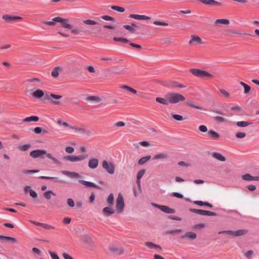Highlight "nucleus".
<instances>
[{"instance_id":"0eeeda50","label":"nucleus","mask_w":259,"mask_h":259,"mask_svg":"<svg viewBox=\"0 0 259 259\" xmlns=\"http://www.w3.org/2000/svg\"><path fill=\"white\" fill-rule=\"evenodd\" d=\"M54 21L61 23V26L65 28L71 29L72 26L68 23V20L67 19L62 18L60 17H56L54 18Z\"/></svg>"},{"instance_id":"f03ea898","label":"nucleus","mask_w":259,"mask_h":259,"mask_svg":"<svg viewBox=\"0 0 259 259\" xmlns=\"http://www.w3.org/2000/svg\"><path fill=\"white\" fill-rule=\"evenodd\" d=\"M169 103L176 104L185 100V97L178 93H170L168 94Z\"/></svg>"},{"instance_id":"8fccbe9b","label":"nucleus","mask_w":259,"mask_h":259,"mask_svg":"<svg viewBox=\"0 0 259 259\" xmlns=\"http://www.w3.org/2000/svg\"><path fill=\"white\" fill-rule=\"evenodd\" d=\"M145 173V169H141V170H139L137 175V179L141 180V179L143 177V176H144Z\"/></svg>"},{"instance_id":"a19ab883","label":"nucleus","mask_w":259,"mask_h":259,"mask_svg":"<svg viewBox=\"0 0 259 259\" xmlns=\"http://www.w3.org/2000/svg\"><path fill=\"white\" fill-rule=\"evenodd\" d=\"M111 8L113 10L117 11L121 13L124 12L125 11L124 8L117 6H113L111 7Z\"/></svg>"},{"instance_id":"dca6fc26","label":"nucleus","mask_w":259,"mask_h":259,"mask_svg":"<svg viewBox=\"0 0 259 259\" xmlns=\"http://www.w3.org/2000/svg\"><path fill=\"white\" fill-rule=\"evenodd\" d=\"M159 209L166 213H174L176 212L174 209L171 208L166 205L160 206Z\"/></svg>"},{"instance_id":"f257e3e1","label":"nucleus","mask_w":259,"mask_h":259,"mask_svg":"<svg viewBox=\"0 0 259 259\" xmlns=\"http://www.w3.org/2000/svg\"><path fill=\"white\" fill-rule=\"evenodd\" d=\"M44 155H46L47 157L52 159L55 163H56L57 164H60V162L59 160H58L55 157H53L52 156L51 154L47 153V151L45 150L36 149V150L32 151L30 153V156L33 158H36L38 157L44 158L43 156Z\"/></svg>"},{"instance_id":"4c0bfd02","label":"nucleus","mask_w":259,"mask_h":259,"mask_svg":"<svg viewBox=\"0 0 259 259\" xmlns=\"http://www.w3.org/2000/svg\"><path fill=\"white\" fill-rule=\"evenodd\" d=\"M247 230L244 229L238 230L235 231V236L243 235L247 233Z\"/></svg>"},{"instance_id":"6e6d98bb","label":"nucleus","mask_w":259,"mask_h":259,"mask_svg":"<svg viewBox=\"0 0 259 259\" xmlns=\"http://www.w3.org/2000/svg\"><path fill=\"white\" fill-rule=\"evenodd\" d=\"M172 84L173 86L176 87H178L179 88H186L185 85H184L183 84H181L178 82H176V81L172 82Z\"/></svg>"},{"instance_id":"09e8293b","label":"nucleus","mask_w":259,"mask_h":259,"mask_svg":"<svg viewBox=\"0 0 259 259\" xmlns=\"http://www.w3.org/2000/svg\"><path fill=\"white\" fill-rule=\"evenodd\" d=\"M83 23L87 25H96L97 24L96 21L89 19L85 20L83 21Z\"/></svg>"},{"instance_id":"e2e57ef3","label":"nucleus","mask_w":259,"mask_h":259,"mask_svg":"<svg viewBox=\"0 0 259 259\" xmlns=\"http://www.w3.org/2000/svg\"><path fill=\"white\" fill-rule=\"evenodd\" d=\"M199 130L202 133H205L207 131V128L205 125H201L199 126Z\"/></svg>"},{"instance_id":"69168bd1","label":"nucleus","mask_w":259,"mask_h":259,"mask_svg":"<svg viewBox=\"0 0 259 259\" xmlns=\"http://www.w3.org/2000/svg\"><path fill=\"white\" fill-rule=\"evenodd\" d=\"M74 148L72 147H67L65 148V151L68 153H72L74 152Z\"/></svg>"},{"instance_id":"cd10ccee","label":"nucleus","mask_w":259,"mask_h":259,"mask_svg":"<svg viewBox=\"0 0 259 259\" xmlns=\"http://www.w3.org/2000/svg\"><path fill=\"white\" fill-rule=\"evenodd\" d=\"M208 135H209L212 139L216 140L220 138V135L213 130H209L208 132Z\"/></svg>"},{"instance_id":"680f3d73","label":"nucleus","mask_w":259,"mask_h":259,"mask_svg":"<svg viewBox=\"0 0 259 259\" xmlns=\"http://www.w3.org/2000/svg\"><path fill=\"white\" fill-rule=\"evenodd\" d=\"M29 193L30 195L33 198H36L37 196L36 192L32 189H29Z\"/></svg>"},{"instance_id":"b1692460","label":"nucleus","mask_w":259,"mask_h":259,"mask_svg":"<svg viewBox=\"0 0 259 259\" xmlns=\"http://www.w3.org/2000/svg\"><path fill=\"white\" fill-rule=\"evenodd\" d=\"M190 71L194 76L201 78L203 70L199 69H191Z\"/></svg>"},{"instance_id":"bb28decb","label":"nucleus","mask_w":259,"mask_h":259,"mask_svg":"<svg viewBox=\"0 0 259 259\" xmlns=\"http://www.w3.org/2000/svg\"><path fill=\"white\" fill-rule=\"evenodd\" d=\"M212 155L214 158L221 161H225L226 160L225 157L219 153L213 152L212 153Z\"/></svg>"},{"instance_id":"c756f323","label":"nucleus","mask_w":259,"mask_h":259,"mask_svg":"<svg viewBox=\"0 0 259 259\" xmlns=\"http://www.w3.org/2000/svg\"><path fill=\"white\" fill-rule=\"evenodd\" d=\"M240 84L244 88V94H248L250 91V87L243 81H240Z\"/></svg>"},{"instance_id":"13d9d810","label":"nucleus","mask_w":259,"mask_h":259,"mask_svg":"<svg viewBox=\"0 0 259 259\" xmlns=\"http://www.w3.org/2000/svg\"><path fill=\"white\" fill-rule=\"evenodd\" d=\"M41 227L42 228H44L45 229H55V227L50 225H48L47 224H45V223L42 224Z\"/></svg>"},{"instance_id":"49530a36","label":"nucleus","mask_w":259,"mask_h":259,"mask_svg":"<svg viewBox=\"0 0 259 259\" xmlns=\"http://www.w3.org/2000/svg\"><path fill=\"white\" fill-rule=\"evenodd\" d=\"M31 145L30 144H25L19 147V149L21 151H27L29 148H30Z\"/></svg>"},{"instance_id":"72a5a7b5","label":"nucleus","mask_w":259,"mask_h":259,"mask_svg":"<svg viewBox=\"0 0 259 259\" xmlns=\"http://www.w3.org/2000/svg\"><path fill=\"white\" fill-rule=\"evenodd\" d=\"M230 23V21L228 19H217L215 21V24L218 25L219 24H222L225 25H228Z\"/></svg>"},{"instance_id":"412c9836","label":"nucleus","mask_w":259,"mask_h":259,"mask_svg":"<svg viewBox=\"0 0 259 259\" xmlns=\"http://www.w3.org/2000/svg\"><path fill=\"white\" fill-rule=\"evenodd\" d=\"M109 250L116 254H120L123 253V250L121 247H116L114 246H111L109 247Z\"/></svg>"},{"instance_id":"aec40b11","label":"nucleus","mask_w":259,"mask_h":259,"mask_svg":"<svg viewBox=\"0 0 259 259\" xmlns=\"http://www.w3.org/2000/svg\"><path fill=\"white\" fill-rule=\"evenodd\" d=\"M62 173L66 176L70 177L71 178H78L80 177L79 175L75 172L63 170L62 171Z\"/></svg>"},{"instance_id":"774afa93","label":"nucleus","mask_w":259,"mask_h":259,"mask_svg":"<svg viewBox=\"0 0 259 259\" xmlns=\"http://www.w3.org/2000/svg\"><path fill=\"white\" fill-rule=\"evenodd\" d=\"M62 256L64 259H74L72 256L65 252L62 253Z\"/></svg>"},{"instance_id":"79ce46f5","label":"nucleus","mask_w":259,"mask_h":259,"mask_svg":"<svg viewBox=\"0 0 259 259\" xmlns=\"http://www.w3.org/2000/svg\"><path fill=\"white\" fill-rule=\"evenodd\" d=\"M107 203L110 205H112L114 202V196L112 193H110L108 197L107 200Z\"/></svg>"},{"instance_id":"2f4dec72","label":"nucleus","mask_w":259,"mask_h":259,"mask_svg":"<svg viewBox=\"0 0 259 259\" xmlns=\"http://www.w3.org/2000/svg\"><path fill=\"white\" fill-rule=\"evenodd\" d=\"M39 120V118L37 116H31L27 117L23 119L24 122H30V121H37Z\"/></svg>"},{"instance_id":"6e6552de","label":"nucleus","mask_w":259,"mask_h":259,"mask_svg":"<svg viewBox=\"0 0 259 259\" xmlns=\"http://www.w3.org/2000/svg\"><path fill=\"white\" fill-rule=\"evenodd\" d=\"M198 2H201L204 5L209 6H222V3L221 2H217L214 0H197Z\"/></svg>"},{"instance_id":"ddd939ff","label":"nucleus","mask_w":259,"mask_h":259,"mask_svg":"<svg viewBox=\"0 0 259 259\" xmlns=\"http://www.w3.org/2000/svg\"><path fill=\"white\" fill-rule=\"evenodd\" d=\"M70 128L75 130L77 132H79L82 134H86L88 135L90 134V132L84 127H78L75 126H70Z\"/></svg>"},{"instance_id":"9b49d317","label":"nucleus","mask_w":259,"mask_h":259,"mask_svg":"<svg viewBox=\"0 0 259 259\" xmlns=\"http://www.w3.org/2000/svg\"><path fill=\"white\" fill-rule=\"evenodd\" d=\"M98 164L99 160L97 158H93L89 160L88 166L91 169H95L97 167Z\"/></svg>"},{"instance_id":"423d86ee","label":"nucleus","mask_w":259,"mask_h":259,"mask_svg":"<svg viewBox=\"0 0 259 259\" xmlns=\"http://www.w3.org/2000/svg\"><path fill=\"white\" fill-rule=\"evenodd\" d=\"M62 98V96L56 95L54 94H49L48 93H47L45 94V99L48 100L50 101L52 103L55 104V105H59L60 104V101H54L52 99V98L58 100Z\"/></svg>"},{"instance_id":"7c9ffc66","label":"nucleus","mask_w":259,"mask_h":259,"mask_svg":"<svg viewBox=\"0 0 259 259\" xmlns=\"http://www.w3.org/2000/svg\"><path fill=\"white\" fill-rule=\"evenodd\" d=\"M44 197L47 200H50L51 198V195L56 196V194L52 190H48L43 194Z\"/></svg>"},{"instance_id":"a878e982","label":"nucleus","mask_w":259,"mask_h":259,"mask_svg":"<svg viewBox=\"0 0 259 259\" xmlns=\"http://www.w3.org/2000/svg\"><path fill=\"white\" fill-rule=\"evenodd\" d=\"M196 234L193 232H188L185 235L182 236V238H189L192 239H194L196 238Z\"/></svg>"},{"instance_id":"4d7b16f0","label":"nucleus","mask_w":259,"mask_h":259,"mask_svg":"<svg viewBox=\"0 0 259 259\" xmlns=\"http://www.w3.org/2000/svg\"><path fill=\"white\" fill-rule=\"evenodd\" d=\"M153 24L156 25H161V26H167L168 23L162 21H155L153 22Z\"/></svg>"},{"instance_id":"e433bc0d","label":"nucleus","mask_w":259,"mask_h":259,"mask_svg":"<svg viewBox=\"0 0 259 259\" xmlns=\"http://www.w3.org/2000/svg\"><path fill=\"white\" fill-rule=\"evenodd\" d=\"M113 39L115 41L121 42L124 44L128 43L129 41V40L127 38L123 37H113Z\"/></svg>"},{"instance_id":"393cba45","label":"nucleus","mask_w":259,"mask_h":259,"mask_svg":"<svg viewBox=\"0 0 259 259\" xmlns=\"http://www.w3.org/2000/svg\"><path fill=\"white\" fill-rule=\"evenodd\" d=\"M186 105L196 109L203 110V108L199 105H196L192 101H189L186 103Z\"/></svg>"},{"instance_id":"4468645a","label":"nucleus","mask_w":259,"mask_h":259,"mask_svg":"<svg viewBox=\"0 0 259 259\" xmlns=\"http://www.w3.org/2000/svg\"><path fill=\"white\" fill-rule=\"evenodd\" d=\"M78 182L80 184L84 185L87 187H93V188H99V186L98 185H96L95 183L91 182L80 180L78 181Z\"/></svg>"},{"instance_id":"1a4fd4ad","label":"nucleus","mask_w":259,"mask_h":259,"mask_svg":"<svg viewBox=\"0 0 259 259\" xmlns=\"http://www.w3.org/2000/svg\"><path fill=\"white\" fill-rule=\"evenodd\" d=\"M3 19L6 22H13L17 20H22V18L19 16L5 15L3 16Z\"/></svg>"},{"instance_id":"f3484780","label":"nucleus","mask_w":259,"mask_h":259,"mask_svg":"<svg viewBox=\"0 0 259 259\" xmlns=\"http://www.w3.org/2000/svg\"><path fill=\"white\" fill-rule=\"evenodd\" d=\"M32 95L33 97L36 99H40L44 96L45 97V94L44 91L39 89L37 90L35 92H34L32 94Z\"/></svg>"},{"instance_id":"5701e85b","label":"nucleus","mask_w":259,"mask_h":259,"mask_svg":"<svg viewBox=\"0 0 259 259\" xmlns=\"http://www.w3.org/2000/svg\"><path fill=\"white\" fill-rule=\"evenodd\" d=\"M0 240L4 241H11L13 243H16L17 241L15 238L3 235H0Z\"/></svg>"},{"instance_id":"473e14b6","label":"nucleus","mask_w":259,"mask_h":259,"mask_svg":"<svg viewBox=\"0 0 259 259\" xmlns=\"http://www.w3.org/2000/svg\"><path fill=\"white\" fill-rule=\"evenodd\" d=\"M252 123L250 122H248V121H238L236 123V125L239 126V127H246L247 126H248L249 125H250Z\"/></svg>"},{"instance_id":"9d476101","label":"nucleus","mask_w":259,"mask_h":259,"mask_svg":"<svg viewBox=\"0 0 259 259\" xmlns=\"http://www.w3.org/2000/svg\"><path fill=\"white\" fill-rule=\"evenodd\" d=\"M128 17L138 20H148L150 19V17L148 16L139 14H130Z\"/></svg>"},{"instance_id":"f8f14e48","label":"nucleus","mask_w":259,"mask_h":259,"mask_svg":"<svg viewBox=\"0 0 259 259\" xmlns=\"http://www.w3.org/2000/svg\"><path fill=\"white\" fill-rule=\"evenodd\" d=\"M115 210L111 206L105 207L103 209L102 212L105 216H110L114 213Z\"/></svg>"},{"instance_id":"20e7f679","label":"nucleus","mask_w":259,"mask_h":259,"mask_svg":"<svg viewBox=\"0 0 259 259\" xmlns=\"http://www.w3.org/2000/svg\"><path fill=\"white\" fill-rule=\"evenodd\" d=\"M102 167L108 174L112 175L114 173L115 165L113 162L104 160L102 162Z\"/></svg>"},{"instance_id":"603ef678","label":"nucleus","mask_w":259,"mask_h":259,"mask_svg":"<svg viewBox=\"0 0 259 259\" xmlns=\"http://www.w3.org/2000/svg\"><path fill=\"white\" fill-rule=\"evenodd\" d=\"M67 204L71 207H73L75 205L74 201L72 198H68L67 199Z\"/></svg>"},{"instance_id":"c03bdc74","label":"nucleus","mask_w":259,"mask_h":259,"mask_svg":"<svg viewBox=\"0 0 259 259\" xmlns=\"http://www.w3.org/2000/svg\"><path fill=\"white\" fill-rule=\"evenodd\" d=\"M242 178L245 181H253V176L249 174L243 175Z\"/></svg>"},{"instance_id":"0e129e2a","label":"nucleus","mask_w":259,"mask_h":259,"mask_svg":"<svg viewBox=\"0 0 259 259\" xmlns=\"http://www.w3.org/2000/svg\"><path fill=\"white\" fill-rule=\"evenodd\" d=\"M92 241V238L88 236H85L84 238L83 239V242L85 243H90Z\"/></svg>"},{"instance_id":"37998d69","label":"nucleus","mask_w":259,"mask_h":259,"mask_svg":"<svg viewBox=\"0 0 259 259\" xmlns=\"http://www.w3.org/2000/svg\"><path fill=\"white\" fill-rule=\"evenodd\" d=\"M172 117L176 120L182 121L184 119H186V117H183L182 115L179 114H172Z\"/></svg>"},{"instance_id":"3c124183","label":"nucleus","mask_w":259,"mask_h":259,"mask_svg":"<svg viewBox=\"0 0 259 259\" xmlns=\"http://www.w3.org/2000/svg\"><path fill=\"white\" fill-rule=\"evenodd\" d=\"M40 179H47V180H54L58 181V178L57 177H48V176H40L39 177Z\"/></svg>"},{"instance_id":"4be33fe9","label":"nucleus","mask_w":259,"mask_h":259,"mask_svg":"<svg viewBox=\"0 0 259 259\" xmlns=\"http://www.w3.org/2000/svg\"><path fill=\"white\" fill-rule=\"evenodd\" d=\"M123 27L130 32L134 33L135 28L137 27V26L135 23H131V25H124Z\"/></svg>"},{"instance_id":"a211bd4d","label":"nucleus","mask_w":259,"mask_h":259,"mask_svg":"<svg viewBox=\"0 0 259 259\" xmlns=\"http://www.w3.org/2000/svg\"><path fill=\"white\" fill-rule=\"evenodd\" d=\"M196 42L197 44H201L202 43L201 38L197 35H193L191 36V38L189 41V44H192L193 42Z\"/></svg>"},{"instance_id":"c85d7f7f","label":"nucleus","mask_w":259,"mask_h":259,"mask_svg":"<svg viewBox=\"0 0 259 259\" xmlns=\"http://www.w3.org/2000/svg\"><path fill=\"white\" fill-rule=\"evenodd\" d=\"M150 155L146 156L140 158L138 162V164L143 165L151 158Z\"/></svg>"},{"instance_id":"c9c22d12","label":"nucleus","mask_w":259,"mask_h":259,"mask_svg":"<svg viewBox=\"0 0 259 259\" xmlns=\"http://www.w3.org/2000/svg\"><path fill=\"white\" fill-rule=\"evenodd\" d=\"M64 159L71 162L77 161V156L73 155L66 156L64 157Z\"/></svg>"},{"instance_id":"2eb2a0df","label":"nucleus","mask_w":259,"mask_h":259,"mask_svg":"<svg viewBox=\"0 0 259 259\" xmlns=\"http://www.w3.org/2000/svg\"><path fill=\"white\" fill-rule=\"evenodd\" d=\"M155 100L156 102L165 105H167L169 104L168 95L166 98L156 97Z\"/></svg>"},{"instance_id":"f704fd0d","label":"nucleus","mask_w":259,"mask_h":259,"mask_svg":"<svg viewBox=\"0 0 259 259\" xmlns=\"http://www.w3.org/2000/svg\"><path fill=\"white\" fill-rule=\"evenodd\" d=\"M120 88L122 89L125 90L128 92H130L134 94H136L137 93V90H135L133 88H132L131 87L126 85H123L120 87Z\"/></svg>"},{"instance_id":"052dcab7","label":"nucleus","mask_w":259,"mask_h":259,"mask_svg":"<svg viewBox=\"0 0 259 259\" xmlns=\"http://www.w3.org/2000/svg\"><path fill=\"white\" fill-rule=\"evenodd\" d=\"M246 133L243 132H238L236 134V137L237 138H243L246 136Z\"/></svg>"},{"instance_id":"a18cd8bd","label":"nucleus","mask_w":259,"mask_h":259,"mask_svg":"<svg viewBox=\"0 0 259 259\" xmlns=\"http://www.w3.org/2000/svg\"><path fill=\"white\" fill-rule=\"evenodd\" d=\"M206 77L212 78L213 75L212 74H211L210 73H209V72H208L206 71L203 70L201 78H206Z\"/></svg>"},{"instance_id":"de8ad7c7","label":"nucleus","mask_w":259,"mask_h":259,"mask_svg":"<svg viewBox=\"0 0 259 259\" xmlns=\"http://www.w3.org/2000/svg\"><path fill=\"white\" fill-rule=\"evenodd\" d=\"M218 234H228L231 235H233L235 236V231H232V230H225V231H219L218 232Z\"/></svg>"},{"instance_id":"5fc2aeb1","label":"nucleus","mask_w":259,"mask_h":259,"mask_svg":"<svg viewBox=\"0 0 259 259\" xmlns=\"http://www.w3.org/2000/svg\"><path fill=\"white\" fill-rule=\"evenodd\" d=\"M101 18L103 20H106V21H114L115 19L114 18L108 16V15H103L101 17Z\"/></svg>"},{"instance_id":"bf43d9fd","label":"nucleus","mask_w":259,"mask_h":259,"mask_svg":"<svg viewBox=\"0 0 259 259\" xmlns=\"http://www.w3.org/2000/svg\"><path fill=\"white\" fill-rule=\"evenodd\" d=\"M49 253L50 254V255L52 259H59V256L56 253L53 252L51 251H49Z\"/></svg>"},{"instance_id":"ea45409f","label":"nucleus","mask_w":259,"mask_h":259,"mask_svg":"<svg viewBox=\"0 0 259 259\" xmlns=\"http://www.w3.org/2000/svg\"><path fill=\"white\" fill-rule=\"evenodd\" d=\"M167 157V155L165 153H160L155 155L153 157V159L155 160L159 158H166Z\"/></svg>"},{"instance_id":"7ed1b4c3","label":"nucleus","mask_w":259,"mask_h":259,"mask_svg":"<svg viewBox=\"0 0 259 259\" xmlns=\"http://www.w3.org/2000/svg\"><path fill=\"white\" fill-rule=\"evenodd\" d=\"M124 203L122 195L119 193L116 200V208L118 213H121L124 209Z\"/></svg>"},{"instance_id":"864d4df0","label":"nucleus","mask_w":259,"mask_h":259,"mask_svg":"<svg viewBox=\"0 0 259 259\" xmlns=\"http://www.w3.org/2000/svg\"><path fill=\"white\" fill-rule=\"evenodd\" d=\"M220 92L222 94L223 96L225 97L226 98H229L230 94L224 89H220Z\"/></svg>"},{"instance_id":"338daca9","label":"nucleus","mask_w":259,"mask_h":259,"mask_svg":"<svg viewBox=\"0 0 259 259\" xmlns=\"http://www.w3.org/2000/svg\"><path fill=\"white\" fill-rule=\"evenodd\" d=\"M171 195L179 198H183V195L178 192H172Z\"/></svg>"},{"instance_id":"39448f33","label":"nucleus","mask_w":259,"mask_h":259,"mask_svg":"<svg viewBox=\"0 0 259 259\" xmlns=\"http://www.w3.org/2000/svg\"><path fill=\"white\" fill-rule=\"evenodd\" d=\"M189 211L190 212L201 215H208V216H215L217 213L208 210H205L202 209H197L195 208H190Z\"/></svg>"},{"instance_id":"58836bf2","label":"nucleus","mask_w":259,"mask_h":259,"mask_svg":"<svg viewBox=\"0 0 259 259\" xmlns=\"http://www.w3.org/2000/svg\"><path fill=\"white\" fill-rule=\"evenodd\" d=\"M60 69L59 67H56L52 71L51 75L54 77H57L59 75V71Z\"/></svg>"},{"instance_id":"6ab92c4d","label":"nucleus","mask_w":259,"mask_h":259,"mask_svg":"<svg viewBox=\"0 0 259 259\" xmlns=\"http://www.w3.org/2000/svg\"><path fill=\"white\" fill-rule=\"evenodd\" d=\"M145 245L149 248V249H155L157 250L158 251H161V247L158 245H156L151 242H147L145 243Z\"/></svg>"}]
</instances>
